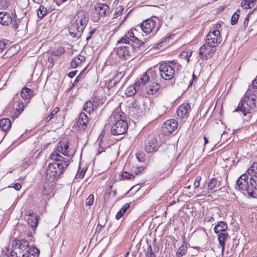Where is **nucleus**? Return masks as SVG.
Returning a JSON list of instances; mask_svg holds the SVG:
<instances>
[{"label":"nucleus","instance_id":"obj_31","mask_svg":"<svg viewBox=\"0 0 257 257\" xmlns=\"http://www.w3.org/2000/svg\"><path fill=\"white\" fill-rule=\"evenodd\" d=\"M150 79L149 76L147 73H145L140 79L135 83L136 85L140 86L147 83Z\"/></svg>","mask_w":257,"mask_h":257},{"label":"nucleus","instance_id":"obj_41","mask_svg":"<svg viewBox=\"0 0 257 257\" xmlns=\"http://www.w3.org/2000/svg\"><path fill=\"white\" fill-rule=\"evenodd\" d=\"M124 11V8L122 6H118L117 7L115 11V13L113 16V18H116L119 16L121 15Z\"/></svg>","mask_w":257,"mask_h":257},{"label":"nucleus","instance_id":"obj_6","mask_svg":"<svg viewBox=\"0 0 257 257\" xmlns=\"http://www.w3.org/2000/svg\"><path fill=\"white\" fill-rule=\"evenodd\" d=\"M140 48L128 44H121L118 46L116 51L119 57L124 59H131L135 57L136 52Z\"/></svg>","mask_w":257,"mask_h":257},{"label":"nucleus","instance_id":"obj_11","mask_svg":"<svg viewBox=\"0 0 257 257\" xmlns=\"http://www.w3.org/2000/svg\"><path fill=\"white\" fill-rule=\"evenodd\" d=\"M177 126L178 123L176 120L174 119L167 120L162 126V133L166 136H169L177 129Z\"/></svg>","mask_w":257,"mask_h":257},{"label":"nucleus","instance_id":"obj_44","mask_svg":"<svg viewBox=\"0 0 257 257\" xmlns=\"http://www.w3.org/2000/svg\"><path fill=\"white\" fill-rule=\"evenodd\" d=\"M94 202V196L93 195H90L86 199L85 201L86 206H90L92 205Z\"/></svg>","mask_w":257,"mask_h":257},{"label":"nucleus","instance_id":"obj_39","mask_svg":"<svg viewBox=\"0 0 257 257\" xmlns=\"http://www.w3.org/2000/svg\"><path fill=\"white\" fill-rule=\"evenodd\" d=\"M240 15V12L239 10H237L235 12V13L232 15L231 17V24L232 25H235L238 21L239 17Z\"/></svg>","mask_w":257,"mask_h":257},{"label":"nucleus","instance_id":"obj_61","mask_svg":"<svg viewBox=\"0 0 257 257\" xmlns=\"http://www.w3.org/2000/svg\"><path fill=\"white\" fill-rule=\"evenodd\" d=\"M214 220V219L213 217H209L208 216V217H206L204 218V220L206 221H207V222L212 221Z\"/></svg>","mask_w":257,"mask_h":257},{"label":"nucleus","instance_id":"obj_32","mask_svg":"<svg viewBox=\"0 0 257 257\" xmlns=\"http://www.w3.org/2000/svg\"><path fill=\"white\" fill-rule=\"evenodd\" d=\"M217 184V181L214 178H211L208 183L207 190L208 192H212L213 191L215 187Z\"/></svg>","mask_w":257,"mask_h":257},{"label":"nucleus","instance_id":"obj_45","mask_svg":"<svg viewBox=\"0 0 257 257\" xmlns=\"http://www.w3.org/2000/svg\"><path fill=\"white\" fill-rule=\"evenodd\" d=\"M135 176L131 173L127 172H123L121 174V178L123 179H130L133 178Z\"/></svg>","mask_w":257,"mask_h":257},{"label":"nucleus","instance_id":"obj_3","mask_svg":"<svg viewBox=\"0 0 257 257\" xmlns=\"http://www.w3.org/2000/svg\"><path fill=\"white\" fill-rule=\"evenodd\" d=\"M255 107H257V96L247 92L234 111H241L245 116L247 113H250V111Z\"/></svg>","mask_w":257,"mask_h":257},{"label":"nucleus","instance_id":"obj_28","mask_svg":"<svg viewBox=\"0 0 257 257\" xmlns=\"http://www.w3.org/2000/svg\"><path fill=\"white\" fill-rule=\"evenodd\" d=\"M11 127V122L9 118H3L0 120V128L4 131H7Z\"/></svg>","mask_w":257,"mask_h":257},{"label":"nucleus","instance_id":"obj_16","mask_svg":"<svg viewBox=\"0 0 257 257\" xmlns=\"http://www.w3.org/2000/svg\"><path fill=\"white\" fill-rule=\"evenodd\" d=\"M155 25L156 22L154 20L148 19L142 22L140 27L144 33L148 34L155 29Z\"/></svg>","mask_w":257,"mask_h":257},{"label":"nucleus","instance_id":"obj_52","mask_svg":"<svg viewBox=\"0 0 257 257\" xmlns=\"http://www.w3.org/2000/svg\"><path fill=\"white\" fill-rule=\"evenodd\" d=\"M25 215L30 216V217H33V216H37V215H34V212L32 210L29 209L25 212Z\"/></svg>","mask_w":257,"mask_h":257},{"label":"nucleus","instance_id":"obj_8","mask_svg":"<svg viewBox=\"0 0 257 257\" xmlns=\"http://www.w3.org/2000/svg\"><path fill=\"white\" fill-rule=\"evenodd\" d=\"M31 251L29 252L20 250L17 248L16 249H12L11 252V257H38L40 251L36 247H33Z\"/></svg>","mask_w":257,"mask_h":257},{"label":"nucleus","instance_id":"obj_35","mask_svg":"<svg viewBox=\"0 0 257 257\" xmlns=\"http://www.w3.org/2000/svg\"><path fill=\"white\" fill-rule=\"evenodd\" d=\"M94 105L90 101H87L83 106V109L87 112L90 113L93 110Z\"/></svg>","mask_w":257,"mask_h":257},{"label":"nucleus","instance_id":"obj_21","mask_svg":"<svg viewBox=\"0 0 257 257\" xmlns=\"http://www.w3.org/2000/svg\"><path fill=\"white\" fill-rule=\"evenodd\" d=\"M190 111V105L188 103H183L179 107L177 112L180 117L184 118L188 117Z\"/></svg>","mask_w":257,"mask_h":257},{"label":"nucleus","instance_id":"obj_12","mask_svg":"<svg viewBox=\"0 0 257 257\" xmlns=\"http://www.w3.org/2000/svg\"><path fill=\"white\" fill-rule=\"evenodd\" d=\"M12 249L29 252L33 246H30L28 241L23 239H14L12 242Z\"/></svg>","mask_w":257,"mask_h":257},{"label":"nucleus","instance_id":"obj_36","mask_svg":"<svg viewBox=\"0 0 257 257\" xmlns=\"http://www.w3.org/2000/svg\"><path fill=\"white\" fill-rule=\"evenodd\" d=\"M65 50L64 48L60 47L52 50L51 51V54L54 56H59L63 54Z\"/></svg>","mask_w":257,"mask_h":257},{"label":"nucleus","instance_id":"obj_4","mask_svg":"<svg viewBox=\"0 0 257 257\" xmlns=\"http://www.w3.org/2000/svg\"><path fill=\"white\" fill-rule=\"evenodd\" d=\"M181 68V66L176 60L164 62L159 66L161 77L166 80L172 79L175 72H178Z\"/></svg>","mask_w":257,"mask_h":257},{"label":"nucleus","instance_id":"obj_14","mask_svg":"<svg viewBox=\"0 0 257 257\" xmlns=\"http://www.w3.org/2000/svg\"><path fill=\"white\" fill-rule=\"evenodd\" d=\"M128 103L130 113L132 112L135 114L136 113H140L143 112V103L139 100H134L132 101H129Z\"/></svg>","mask_w":257,"mask_h":257},{"label":"nucleus","instance_id":"obj_5","mask_svg":"<svg viewBox=\"0 0 257 257\" xmlns=\"http://www.w3.org/2000/svg\"><path fill=\"white\" fill-rule=\"evenodd\" d=\"M121 115L114 112L111 115L110 121L113 123L111 128V133L113 135H121L124 134L128 128L127 123L121 118Z\"/></svg>","mask_w":257,"mask_h":257},{"label":"nucleus","instance_id":"obj_2","mask_svg":"<svg viewBox=\"0 0 257 257\" xmlns=\"http://www.w3.org/2000/svg\"><path fill=\"white\" fill-rule=\"evenodd\" d=\"M89 19L88 13L80 10L74 16L72 21L71 25L69 27L70 34H74L75 37H80Z\"/></svg>","mask_w":257,"mask_h":257},{"label":"nucleus","instance_id":"obj_54","mask_svg":"<svg viewBox=\"0 0 257 257\" xmlns=\"http://www.w3.org/2000/svg\"><path fill=\"white\" fill-rule=\"evenodd\" d=\"M6 45V42L0 41V53L5 49Z\"/></svg>","mask_w":257,"mask_h":257},{"label":"nucleus","instance_id":"obj_55","mask_svg":"<svg viewBox=\"0 0 257 257\" xmlns=\"http://www.w3.org/2000/svg\"><path fill=\"white\" fill-rule=\"evenodd\" d=\"M124 214V213L121 210H120L118 212H117V214H116L115 218L117 219H119L121 218V216H123V215Z\"/></svg>","mask_w":257,"mask_h":257},{"label":"nucleus","instance_id":"obj_25","mask_svg":"<svg viewBox=\"0 0 257 257\" xmlns=\"http://www.w3.org/2000/svg\"><path fill=\"white\" fill-rule=\"evenodd\" d=\"M85 61V57L81 55H78L73 59L71 63L72 68H75Z\"/></svg>","mask_w":257,"mask_h":257},{"label":"nucleus","instance_id":"obj_42","mask_svg":"<svg viewBox=\"0 0 257 257\" xmlns=\"http://www.w3.org/2000/svg\"><path fill=\"white\" fill-rule=\"evenodd\" d=\"M106 222V221L105 220L101 221V218H99L96 230L97 231L100 232L101 229L105 226Z\"/></svg>","mask_w":257,"mask_h":257},{"label":"nucleus","instance_id":"obj_19","mask_svg":"<svg viewBox=\"0 0 257 257\" xmlns=\"http://www.w3.org/2000/svg\"><path fill=\"white\" fill-rule=\"evenodd\" d=\"M12 24L13 28L18 32H25V30L27 29V23L25 19H19L18 21L13 20Z\"/></svg>","mask_w":257,"mask_h":257},{"label":"nucleus","instance_id":"obj_17","mask_svg":"<svg viewBox=\"0 0 257 257\" xmlns=\"http://www.w3.org/2000/svg\"><path fill=\"white\" fill-rule=\"evenodd\" d=\"M236 188L242 191H246L247 192L248 190V176L243 174L241 175L237 180Z\"/></svg>","mask_w":257,"mask_h":257},{"label":"nucleus","instance_id":"obj_23","mask_svg":"<svg viewBox=\"0 0 257 257\" xmlns=\"http://www.w3.org/2000/svg\"><path fill=\"white\" fill-rule=\"evenodd\" d=\"M21 97L25 100H30L34 95V91L32 89L24 87L21 91Z\"/></svg>","mask_w":257,"mask_h":257},{"label":"nucleus","instance_id":"obj_38","mask_svg":"<svg viewBox=\"0 0 257 257\" xmlns=\"http://www.w3.org/2000/svg\"><path fill=\"white\" fill-rule=\"evenodd\" d=\"M59 108L56 107L52 112L45 118V121L47 122H49L54 117V116L59 111Z\"/></svg>","mask_w":257,"mask_h":257},{"label":"nucleus","instance_id":"obj_13","mask_svg":"<svg viewBox=\"0 0 257 257\" xmlns=\"http://www.w3.org/2000/svg\"><path fill=\"white\" fill-rule=\"evenodd\" d=\"M247 193L250 197L257 198V176L251 175L248 181Z\"/></svg>","mask_w":257,"mask_h":257},{"label":"nucleus","instance_id":"obj_7","mask_svg":"<svg viewBox=\"0 0 257 257\" xmlns=\"http://www.w3.org/2000/svg\"><path fill=\"white\" fill-rule=\"evenodd\" d=\"M128 43H130L131 45L139 48L144 44L143 42L134 36L133 31H129L124 37L121 38L120 40L117 41V45H119L121 44Z\"/></svg>","mask_w":257,"mask_h":257},{"label":"nucleus","instance_id":"obj_37","mask_svg":"<svg viewBox=\"0 0 257 257\" xmlns=\"http://www.w3.org/2000/svg\"><path fill=\"white\" fill-rule=\"evenodd\" d=\"M16 111H17V114H13L15 116H19L21 112L24 110V105L22 101L18 102L16 107Z\"/></svg>","mask_w":257,"mask_h":257},{"label":"nucleus","instance_id":"obj_9","mask_svg":"<svg viewBox=\"0 0 257 257\" xmlns=\"http://www.w3.org/2000/svg\"><path fill=\"white\" fill-rule=\"evenodd\" d=\"M215 47L211 46L205 42L199 49V55L200 57L205 60L211 58L214 54L216 49Z\"/></svg>","mask_w":257,"mask_h":257},{"label":"nucleus","instance_id":"obj_29","mask_svg":"<svg viewBox=\"0 0 257 257\" xmlns=\"http://www.w3.org/2000/svg\"><path fill=\"white\" fill-rule=\"evenodd\" d=\"M39 217L38 216H33V217H29L28 219V224L32 228L35 229L39 223Z\"/></svg>","mask_w":257,"mask_h":257},{"label":"nucleus","instance_id":"obj_10","mask_svg":"<svg viewBox=\"0 0 257 257\" xmlns=\"http://www.w3.org/2000/svg\"><path fill=\"white\" fill-rule=\"evenodd\" d=\"M222 41L221 37L219 30H215L210 31L206 37V42L211 46L217 47Z\"/></svg>","mask_w":257,"mask_h":257},{"label":"nucleus","instance_id":"obj_18","mask_svg":"<svg viewBox=\"0 0 257 257\" xmlns=\"http://www.w3.org/2000/svg\"><path fill=\"white\" fill-rule=\"evenodd\" d=\"M146 150L148 153L156 152L158 150V141L156 138H152L146 143Z\"/></svg>","mask_w":257,"mask_h":257},{"label":"nucleus","instance_id":"obj_33","mask_svg":"<svg viewBox=\"0 0 257 257\" xmlns=\"http://www.w3.org/2000/svg\"><path fill=\"white\" fill-rule=\"evenodd\" d=\"M137 87H139V86L136 85L135 86H130L128 87L125 93L130 96L134 95L137 91ZM138 89L139 88H138Z\"/></svg>","mask_w":257,"mask_h":257},{"label":"nucleus","instance_id":"obj_64","mask_svg":"<svg viewBox=\"0 0 257 257\" xmlns=\"http://www.w3.org/2000/svg\"><path fill=\"white\" fill-rule=\"evenodd\" d=\"M201 177L200 176H197L196 177V179L195 180V182H198L200 183V182L201 181Z\"/></svg>","mask_w":257,"mask_h":257},{"label":"nucleus","instance_id":"obj_20","mask_svg":"<svg viewBox=\"0 0 257 257\" xmlns=\"http://www.w3.org/2000/svg\"><path fill=\"white\" fill-rule=\"evenodd\" d=\"M88 122V118L87 115L84 112H81L79 115V117L76 124L80 130H85L87 127V124Z\"/></svg>","mask_w":257,"mask_h":257},{"label":"nucleus","instance_id":"obj_62","mask_svg":"<svg viewBox=\"0 0 257 257\" xmlns=\"http://www.w3.org/2000/svg\"><path fill=\"white\" fill-rule=\"evenodd\" d=\"M95 30H92L89 32V36L86 38V40H88L89 39H90L91 35L94 33Z\"/></svg>","mask_w":257,"mask_h":257},{"label":"nucleus","instance_id":"obj_53","mask_svg":"<svg viewBox=\"0 0 257 257\" xmlns=\"http://www.w3.org/2000/svg\"><path fill=\"white\" fill-rule=\"evenodd\" d=\"M130 204L129 203H125L124 205H123L120 210L125 213L126 211L130 208Z\"/></svg>","mask_w":257,"mask_h":257},{"label":"nucleus","instance_id":"obj_58","mask_svg":"<svg viewBox=\"0 0 257 257\" xmlns=\"http://www.w3.org/2000/svg\"><path fill=\"white\" fill-rule=\"evenodd\" d=\"M77 72V71H74L70 72L68 74L69 77H70V78L74 77L76 75Z\"/></svg>","mask_w":257,"mask_h":257},{"label":"nucleus","instance_id":"obj_34","mask_svg":"<svg viewBox=\"0 0 257 257\" xmlns=\"http://www.w3.org/2000/svg\"><path fill=\"white\" fill-rule=\"evenodd\" d=\"M47 13V9L44 6L41 5L38 10L37 15L40 18H43Z\"/></svg>","mask_w":257,"mask_h":257},{"label":"nucleus","instance_id":"obj_1","mask_svg":"<svg viewBox=\"0 0 257 257\" xmlns=\"http://www.w3.org/2000/svg\"><path fill=\"white\" fill-rule=\"evenodd\" d=\"M57 151H55L50 156L53 162L50 163L46 170V180L49 183H53L63 173L65 169L68 166L67 159L61 156L59 153L65 156H71L74 152L69 148L68 142H59L57 145Z\"/></svg>","mask_w":257,"mask_h":257},{"label":"nucleus","instance_id":"obj_60","mask_svg":"<svg viewBox=\"0 0 257 257\" xmlns=\"http://www.w3.org/2000/svg\"><path fill=\"white\" fill-rule=\"evenodd\" d=\"M147 257H156V255L154 251L148 252Z\"/></svg>","mask_w":257,"mask_h":257},{"label":"nucleus","instance_id":"obj_50","mask_svg":"<svg viewBox=\"0 0 257 257\" xmlns=\"http://www.w3.org/2000/svg\"><path fill=\"white\" fill-rule=\"evenodd\" d=\"M137 158L138 159V161L141 162H145V158L143 155V154L141 153H138L137 154Z\"/></svg>","mask_w":257,"mask_h":257},{"label":"nucleus","instance_id":"obj_24","mask_svg":"<svg viewBox=\"0 0 257 257\" xmlns=\"http://www.w3.org/2000/svg\"><path fill=\"white\" fill-rule=\"evenodd\" d=\"M217 234L219 245L223 251L224 249L225 243L228 236V234L227 232H222V233H218Z\"/></svg>","mask_w":257,"mask_h":257},{"label":"nucleus","instance_id":"obj_63","mask_svg":"<svg viewBox=\"0 0 257 257\" xmlns=\"http://www.w3.org/2000/svg\"><path fill=\"white\" fill-rule=\"evenodd\" d=\"M111 81H113V84L114 86H115L116 84H117L118 83V82L119 81V80L116 79L115 78H114V79L111 80Z\"/></svg>","mask_w":257,"mask_h":257},{"label":"nucleus","instance_id":"obj_48","mask_svg":"<svg viewBox=\"0 0 257 257\" xmlns=\"http://www.w3.org/2000/svg\"><path fill=\"white\" fill-rule=\"evenodd\" d=\"M9 5L8 0H0V6L3 8H7Z\"/></svg>","mask_w":257,"mask_h":257},{"label":"nucleus","instance_id":"obj_26","mask_svg":"<svg viewBox=\"0 0 257 257\" xmlns=\"http://www.w3.org/2000/svg\"><path fill=\"white\" fill-rule=\"evenodd\" d=\"M160 85L159 83L153 82L147 87L146 91L148 94H154L160 89Z\"/></svg>","mask_w":257,"mask_h":257},{"label":"nucleus","instance_id":"obj_15","mask_svg":"<svg viewBox=\"0 0 257 257\" xmlns=\"http://www.w3.org/2000/svg\"><path fill=\"white\" fill-rule=\"evenodd\" d=\"M95 13L98 14L99 16H106L109 14L110 10L108 5L105 4L98 3L94 6Z\"/></svg>","mask_w":257,"mask_h":257},{"label":"nucleus","instance_id":"obj_27","mask_svg":"<svg viewBox=\"0 0 257 257\" xmlns=\"http://www.w3.org/2000/svg\"><path fill=\"white\" fill-rule=\"evenodd\" d=\"M227 224L224 221H219L214 227V232L216 234L221 233L222 232H227Z\"/></svg>","mask_w":257,"mask_h":257},{"label":"nucleus","instance_id":"obj_46","mask_svg":"<svg viewBox=\"0 0 257 257\" xmlns=\"http://www.w3.org/2000/svg\"><path fill=\"white\" fill-rule=\"evenodd\" d=\"M85 173V170H84V169L81 170L79 168L78 172L76 175V178H82L84 176Z\"/></svg>","mask_w":257,"mask_h":257},{"label":"nucleus","instance_id":"obj_56","mask_svg":"<svg viewBox=\"0 0 257 257\" xmlns=\"http://www.w3.org/2000/svg\"><path fill=\"white\" fill-rule=\"evenodd\" d=\"M12 187H14L16 190L19 191L21 189L22 186L20 183H16Z\"/></svg>","mask_w":257,"mask_h":257},{"label":"nucleus","instance_id":"obj_43","mask_svg":"<svg viewBox=\"0 0 257 257\" xmlns=\"http://www.w3.org/2000/svg\"><path fill=\"white\" fill-rule=\"evenodd\" d=\"M191 55V53H189L188 52H182L179 56L182 59H185L187 60V63L189 61V57Z\"/></svg>","mask_w":257,"mask_h":257},{"label":"nucleus","instance_id":"obj_30","mask_svg":"<svg viewBox=\"0 0 257 257\" xmlns=\"http://www.w3.org/2000/svg\"><path fill=\"white\" fill-rule=\"evenodd\" d=\"M187 250V245L186 242L182 243L176 252L177 257H182L185 255Z\"/></svg>","mask_w":257,"mask_h":257},{"label":"nucleus","instance_id":"obj_40","mask_svg":"<svg viewBox=\"0 0 257 257\" xmlns=\"http://www.w3.org/2000/svg\"><path fill=\"white\" fill-rule=\"evenodd\" d=\"M249 175L257 174V163H253L250 168L247 170Z\"/></svg>","mask_w":257,"mask_h":257},{"label":"nucleus","instance_id":"obj_22","mask_svg":"<svg viewBox=\"0 0 257 257\" xmlns=\"http://www.w3.org/2000/svg\"><path fill=\"white\" fill-rule=\"evenodd\" d=\"M14 19L10 14L1 12H0V23L5 26H8L12 23Z\"/></svg>","mask_w":257,"mask_h":257},{"label":"nucleus","instance_id":"obj_57","mask_svg":"<svg viewBox=\"0 0 257 257\" xmlns=\"http://www.w3.org/2000/svg\"><path fill=\"white\" fill-rule=\"evenodd\" d=\"M252 86L253 88L257 89V78L252 81Z\"/></svg>","mask_w":257,"mask_h":257},{"label":"nucleus","instance_id":"obj_59","mask_svg":"<svg viewBox=\"0 0 257 257\" xmlns=\"http://www.w3.org/2000/svg\"><path fill=\"white\" fill-rule=\"evenodd\" d=\"M13 114H17V111H16V108L11 111V115L12 117H13V118H17L18 117V116H15L13 115Z\"/></svg>","mask_w":257,"mask_h":257},{"label":"nucleus","instance_id":"obj_51","mask_svg":"<svg viewBox=\"0 0 257 257\" xmlns=\"http://www.w3.org/2000/svg\"><path fill=\"white\" fill-rule=\"evenodd\" d=\"M124 73L123 72H119L116 73L115 78L120 80L124 76Z\"/></svg>","mask_w":257,"mask_h":257},{"label":"nucleus","instance_id":"obj_47","mask_svg":"<svg viewBox=\"0 0 257 257\" xmlns=\"http://www.w3.org/2000/svg\"><path fill=\"white\" fill-rule=\"evenodd\" d=\"M241 6L244 9H247L251 7L250 6V4H249V2L247 0H243L241 3Z\"/></svg>","mask_w":257,"mask_h":257},{"label":"nucleus","instance_id":"obj_49","mask_svg":"<svg viewBox=\"0 0 257 257\" xmlns=\"http://www.w3.org/2000/svg\"><path fill=\"white\" fill-rule=\"evenodd\" d=\"M85 69H84L83 70H82L81 71V72L80 73V74L79 75H78L75 78V81H74V82L73 83L72 85L73 86H74L75 85H76L77 83L79 81L80 79V78H81V75L83 74V73L84 72Z\"/></svg>","mask_w":257,"mask_h":257}]
</instances>
